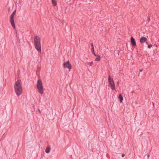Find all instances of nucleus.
Returning <instances> with one entry per match:
<instances>
[{"label":"nucleus","instance_id":"obj_9","mask_svg":"<svg viewBox=\"0 0 159 159\" xmlns=\"http://www.w3.org/2000/svg\"><path fill=\"white\" fill-rule=\"evenodd\" d=\"M118 99L120 100V103H122L123 100V98L121 94L119 95L118 96Z\"/></svg>","mask_w":159,"mask_h":159},{"label":"nucleus","instance_id":"obj_20","mask_svg":"<svg viewBox=\"0 0 159 159\" xmlns=\"http://www.w3.org/2000/svg\"><path fill=\"white\" fill-rule=\"evenodd\" d=\"M148 157H149V155H148Z\"/></svg>","mask_w":159,"mask_h":159},{"label":"nucleus","instance_id":"obj_13","mask_svg":"<svg viewBox=\"0 0 159 159\" xmlns=\"http://www.w3.org/2000/svg\"><path fill=\"white\" fill-rule=\"evenodd\" d=\"M52 2L54 6L57 5V2L55 0H52Z\"/></svg>","mask_w":159,"mask_h":159},{"label":"nucleus","instance_id":"obj_1","mask_svg":"<svg viewBox=\"0 0 159 159\" xmlns=\"http://www.w3.org/2000/svg\"><path fill=\"white\" fill-rule=\"evenodd\" d=\"M14 91L18 97L22 94L23 89L21 80H18L16 82L14 85Z\"/></svg>","mask_w":159,"mask_h":159},{"label":"nucleus","instance_id":"obj_12","mask_svg":"<svg viewBox=\"0 0 159 159\" xmlns=\"http://www.w3.org/2000/svg\"><path fill=\"white\" fill-rule=\"evenodd\" d=\"M101 57L100 56H97V57L96 58L95 60L96 61H99L100 60Z\"/></svg>","mask_w":159,"mask_h":159},{"label":"nucleus","instance_id":"obj_6","mask_svg":"<svg viewBox=\"0 0 159 159\" xmlns=\"http://www.w3.org/2000/svg\"><path fill=\"white\" fill-rule=\"evenodd\" d=\"M63 66L64 68H67L69 70H70L72 68L71 65L69 61L64 62L63 64Z\"/></svg>","mask_w":159,"mask_h":159},{"label":"nucleus","instance_id":"obj_17","mask_svg":"<svg viewBox=\"0 0 159 159\" xmlns=\"http://www.w3.org/2000/svg\"><path fill=\"white\" fill-rule=\"evenodd\" d=\"M121 156L122 157H123L125 156V155L124 154H122Z\"/></svg>","mask_w":159,"mask_h":159},{"label":"nucleus","instance_id":"obj_16","mask_svg":"<svg viewBox=\"0 0 159 159\" xmlns=\"http://www.w3.org/2000/svg\"><path fill=\"white\" fill-rule=\"evenodd\" d=\"M95 56H97H97H99V55H97L95 54V52L93 53Z\"/></svg>","mask_w":159,"mask_h":159},{"label":"nucleus","instance_id":"obj_5","mask_svg":"<svg viewBox=\"0 0 159 159\" xmlns=\"http://www.w3.org/2000/svg\"><path fill=\"white\" fill-rule=\"evenodd\" d=\"M16 10H15L10 16V22L12 26L14 29H15L16 27L14 22V17L16 14Z\"/></svg>","mask_w":159,"mask_h":159},{"label":"nucleus","instance_id":"obj_3","mask_svg":"<svg viewBox=\"0 0 159 159\" xmlns=\"http://www.w3.org/2000/svg\"><path fill=\"white\" fill-rule=\"evenodd\" d=\"M37 87L39 93L41 94H43V87L42 80L40 79L38 80L37 84Z\"/></svg>","mask_w":159,"mask_h":159},{"label":"nucleus","instance_id":"obj_2","mask_svg":"<svg viewBox=\"0 0 159 159\" xmlns=\"http://www.w3.org/2000/svg\"><path fill=\"white\" fill-rule=\"evenodd\" d=\"M34 43L35 48L38 52H40L41 51L40 39L39 37L36 36L35 37Z\"/></svg>","mask_w":159,"mask_h":159},{"label":"nucleus","instance_id":"obj_10","mask_svg":"<svg viewBox=\"0 0 159 159\" xmlns=\"http://www.w3.org/2000/svg\"><path fill=\"white\" fill-rule=\"evenodd\" d=\"M50 151V148L49 147H48L46 148V150H45V152L47 153H48Z\"/></svg>","mask_w":159,"mask_h":159},{"label":"nucleus","instance_id":"obj_11","mask_svg":"<svg viewBox=\"0 0 159 159\" xmlns=\"http://www.w3.org/2000/svg\"><path fill=\"white\" fill-rule=\"evenodd\" d=\"M93 61H91L90 62H87V64L88 66H92L93 65Z\"/></svg>","mask_w":159,"mask_h":159},{"label":"nucleus","instance_id":"obj_14","mask_svg":"<svg viewBox=\"0 0 159 159\" xmlns=\"http://www.w3.org/2000/svg\"><path fill=\"white\" fill-rule=\"evenodd\" d=\"M92 52L93 53H94V47H93L91 49Z\"/></svg>","mask_w":159,"mask_h":159},{"label":"nucleus","instance_id":"obj_19","mask_svg":"<svg viewBox=\"0 0 159 159\" xmlns=\"http://www.w3.org/2000/svg\"><path fill=\"white\" fill-rule=\"evenodd\" d=\"M142 71V70H140V72H141Z\"/></svg>","mask_w":159,"mask_h":159},{"label":"nucleus","instance_id":"obj_4","mask_svg":"<svg viewBox=\"0 0 159 159\" xmlns=\"http://www.w3.org/2000/svg\"><path fill=\"white\" fill-rule=\"evenodd\" d=\"M108 82L109 83V86H110L111 89L114 90L115 88L114 82L113 79L111 78L110 76H108Z\"/></svg>","mask_w":159,"mask_h":159},{"label":"nucleus","instance_id":"obj_7","mask_svg":"<svg viewBox=\"0 0 159 159\" xmlns=\"http://www.w3.org/2000/svg\"><path fill=\"white\" fill-rule=\"evenodd\" d=\"M131 43L133 46H135L136 45V43L134 39L132 37L130 38Z\"/></svg>","mask_w":159,"mask_h":159},{"label":"nucleus","instance_id":"obj_21","mask_svg":"<svg viewBox=\"0 0 159 159\" xmlns=\"http://www.w3.org/2000/svg\"><path fill=\"white\" fill-rule=\"evenodd\" d=\"M148 20H150V19H149H149H148Z\"/></svg>","mask_w":159,"mask_h":159},{"label":"nucleus","instance_id":"obj_18","mask_svg":"<svg viewBox=\"0 0 159 159\" xmlns=\"http://www.w3.org/2000/svg\"><path fill=\"white\" fill-rule=\"evenodd\" d=\"M91 46H92V48H93V47H94L93 44L92 43L91 44Z\"/></svg>","mask_w":159,"mask_h":159},{"label":"nucleus","instance_id":"obj_8","mask_svg":"<svg viewBox=\"0 0 159 159\" xmlns=\"http://www.w3.org/2000/svg\"><path fill=\"white\" fill-rule=\"evenodd\" d=\"M147 39L145 37H142L140 39V42L141 43H143L146 42Z\"/></svg>","mask_w":159,"mask_h":159},{"label":"nucleus","instance_id":"obj_15","mask_svg":"<svg viewBox=\"0 0 159 159\" xmlns=\"http://www.w3.org/2000/svg\"><path fill=\"white\" fill-rule=\"evenodd\" d=\"M152 45H148V48H152Z\"/></svg>","mask_w":159,"mask_h":159}]
</instances>
